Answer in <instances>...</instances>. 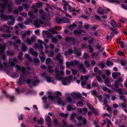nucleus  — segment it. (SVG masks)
I'll return each instance as SVG.
<instances>
[{
  "label": "nucleus",
  "mask_w": 127,
  "mask_h": 127,
  "mask_svg": "<svg viewBox=\"0 0 127 127\" xmlns=\"http://www.w3.org/2000/svg\"><path fill=\"white\" fill-rule=\"evenodd\" d=\"M75 107H73L71 105H69L67 107V110L68 111L74 110H75Z\"/></svg>",
  "instance_id": "nucleus-22"
},
{
  "label": "nucleus",
  "mask_w": 127,
  "mask_h": 127,
  "mask_svg": "<svg viewBox=\"0 0 127 127\" xmlns=\"http://www.w3.org/2000/svg\"><path fill=\"white\" fill-rule=\"evenodd\" d=\"M25 57L28 59L29 61L31 62L32 61V59L30 57V56L29 54H26L25 55Z\"/></svg>",
  "instance_id": "nucleus-39"
},
{
  "label": "nucleus",
  "mask_w": 127,
  "mask_h": 127,
  "mask_svg": "<svg viewBox=\"0 0 127 127\" xmlns=\"http://www.w3.org/2000/svg\"><path fill=\"white\" fill-rule=\"evenodd\" d=\"M44 120L43 118L41 117H40V120H37V122L38 124H41L43 123L44 122Z\"/></svg>",
  "instance_id": "nucleus-34"
},
{
  "label": "nucleus",
  "mask_w": 127,
  "mask_h": 127,
  "mask_svg": "<svg viewBox=\"0 0 127 127\" xmlns=\"http://www.w3.org/2000/svg\"><path fill=\"white\" fill-rule=\"evenodd\" d=\"M110 2H111L115 3H119L120 2L116 0H109Z\"/></svg>",
  "instance_id": "nucleus-61"
},
{
  "label": "nucleus",
  "mask_w": 127,
  "mask_h": 127,
  "mask_svg": "<svg viewBox=\"0 0 127 127\" xmlns=\"http://www.w3.org/2000/svg\"><path fill=\"white\" fill-rule=\"evenodd\" d=\"M34 25L36 28H38L40 27V24L39 22L37 20H35L33 22Z\"/></svg>",
  "instance_id": "nucleus-28"
},
{
  "label": "nucleus",
  "mask_w": 127,
  "mask_h": 127,
  "mask_svg": "<svg viewBox=\"0 0 127 127\" xmlns=\"http://www.w3.org/2000/svg\"><path fill=\"white\" fill-rule=\"evenodd\" d=\"M29 6V5L28 4H22V6L23 8L26 9V10H27L28 9V8Z\"/></svg>",
  "instance_id": "nucleus-33"
},
{
  "label": "nucleus",
  "mask_w": 127,
  "mask_h": 127,
  "mask_svg": "<svg viewBox=\"0 0 127 127\" xmlns=\"http://www.w3.org/2000/svg\"><path fill=\"white\" fill-rule=\"evenodd\" d=\"M79 63V61L74 60L70 62H66V64L67 66L68 67L70 66H75L77 65Z\"/></svg>",
  "instance_id": "nucleus-7"
},
{
  "label": "nucleus",
  "mask_w": 127,
  "mask_h": 127,
  "mask_svg": "<svg viewBox=\"0 0 127 127\" xmlns=\"http://www.w3.org/2000/svg\"><path fill=\"white\" fill-rule=\"evenodd\" d=\"M1 1L4 2L1 4L0 2V6L1 7L2 9V10H1L0 11L1 13L3 12L4 10L6 8V6H7L8 11L9 12H11L12 11V5L14 4L13 2H11L9 4H8L9 2L8 0H1Z\"/></svg>",
  "instance_id": "nucleus-3"
},
{
  "label": "nucleus",
  "mask_w": 127,
  "mask_h": 127,
  "mask_svg": "<svg viewBox=\"0 0 127 127\" xmlns=\"http://www.w3.org/2000/svg\"><path fill=\"white\" fill-rule=\"evenodd\" d=\"M53 124L54 126H57L59 124V122L56 119H54L53 121Z\"/></svg>",
  "instance_id": "nucleus-40"
},
{
  "label": "nucleus",
  "mask_w": 127,
  "mask_h": 127,
  "mask_svg": "<svg viewBox=\"0 0 127 127\" xmlns=\"http://www.w3.org/2000/svg\"><path fill=\"white\" fill-rule=\"evenodd\" d=\"M21 0H15V3L16 4H20L21 2Z\"/></svg>",
  "instance_id": "nucleus-53"
},
{
  "label": "nucleus",
  "mask_w": 127,
  "mask_h": 127,
  "mask_svg": "<svg viewBox=\"0 0 127 127\" xmlns=\"http://www.w3.org/2000/svg\"><path fill=\"white\" fill-rule=\"evenodd\" d=\"M76 115V114L75 113L72 114H71V117H70V119L71 120H73L74 118V117Z\"/></svg>",
  "instance_id": "nucleus-56"
},
{
  "label": "nucleus",
  "mask_w": 127,
  "mask_h": 127,
  "mask_svg": "<svg viewBox=\"0 0 127 127\" xmlns=\"http://www.w3.org/2000/svg\"><path fill=\"white\" fill-rule=\"evenodd\" d=\"M69 3L68 2H66L64 4L63 8L64 9L66 12L67 9L69 10L70 12H74L76 11V9L74 8H72L71 7L68 5Z\"/></svg>",
  "instance_id": "nucleus-6"
},
{
  "label": "nucleus",
  "mask_w": 127,
  "mask_h": 127,
  "mask_svg": "<svg viewBox=\"0 0 127 127\" xmlns=\"http://www.w3.org/2000/svg\"><path fill=\"white\" fill-rule=\"evenodd\" d=\"M7 24L8 25L11 26L13 25L14 24V22L13 21H11L10 22H7Z\"/></svg>",
  "instance_id": "nucleus-58"
},
{
  "label": "nucleus",
  "mask_w": 127,
  "mask_h": 127,
  "mask_svg": "<svg viewBox=\"0 0 127 127\" xmlns=\"http://www.w3.org/2000/svg\"><path fill=\"white\" fill-rule=\"evenodd\" d=\"M28 14L30 18H35L33 13L31 11H29L28 13Z\"/></svg>",
  "instance_id": "nucleus-35"
},
{
  "label": "nucleus",
  "mask_w": 127,
  "mask_h": 127,
  "mask_svg": "<svg viewBox=\"0 0 127 127\" xmlns=\"http://www.w3.org/2000/svg\"><path fill=\"white\" fill-rule=\"evenodd\" d=\"M88 49L90 50V53H91L93 52V49L91 46H89L88 47Z\"/></svg>",
  "instance_id": "nucleus-63"
},
{
  "label": "nucleus",
  "mask_w": 127,
  "mask_h": 127,
  "mask_svg": "<svg viewBox=\"0 0 127 127\" xmlns=\"http://www.w3.org/2000/svg\"><path fill=\"white\" fill-rule=\"evenodd\" d=\"M66 99L69 102L71 103H73L75 102V100H73L70 97H68L66 98Z\"/></svg>",
  "instance_id": "nucleus-38"
},
{
  "label": "nucleus",
  "mask_w": 127,
  "mask_h": 127,
  "mask_svg": "<svg viewBox=\"0 0 127 127\" xmlns=\"http://www.w3.org/2000/svg\"><path fill=\"white\" fill-rule=\"evenodd\" d=\"M63 22L62 23H67L70 22L69 19L66 17L63 18Z\"/></svg>",
  "instance_id": "nucleus-32"
},
{
  "label": "nucleus",
  "mask_w": 127,
  "mask_h": 127,
  "mask_svg": "<svg viewBox=\"0 0 127 127\" xmlns=\"http://www.w3.org/2000/svg\"><path fill=\"white\" fill-rule=\"evenodd\" d=\"M48 97L52 100L56 99L57 100V103L58 104L64 106L65 104V102L61 99L59 98L57 96H53L52 95H49Z\"/></svg>",
  "instance_id": "nucleus-4"
},
{
  "label": "nucleus",
  "mask_w": 127,
  "mask_h": 127,
  "mask_svg": "<svg viewBox=\"0 0 127 127\" xmlns=\"http://www.w3.org/2000/svg\"><path fill=\"white\" fill-rule=\"evenodd\" d=\"M0 36H1L3 37L4 38H8L11 37V34H1Z\"/></svg>",
  "instance_id": "nucleus-29"
},
{
  "label": "nucleus",
  "mask_w": 127,
  "mask_h": 127,
  "mask_svg": "<svg viewBox=\"0 0 127 127\" xmlns=\"http://www.w3.org/2000/svg\"><path fill=\"white\" fill-rule=\"evenodd\" d=\"M48 71L50 73H52L54 71V70L51 69V67L50 66H48Z\"/></svg>",
  "instance_id": "nucleus-43"
},
{
  "label": "nucleus",
  "mask_w": 127,
  "mask_h": 127,
  "mask_svg": "<svg viewBox=\"0 0 127 127\" xmlns=\"http://www.w3.org/2000/svg\"><path fill=\"white\" fill-rule=\"evenodd\" d=\"M56 73V78L57 80L59 81H62V84L64 85H65L68 84L70 83V81L69 79H71L72 78V76L71 75L69 76L68 78H63L60 76V75H63L64 73L63 71H61L55 70Z\"/></svg>",
  "instance_id": "nucleus-1"
},
{
  "label": "nucleus",
  "mask_w": 127,
  "mask_h": 127,
  "mask_svg": "<svg viewBox=\"0 0 127 127\" xmlns=\"http://www.w3.org/2000/svg\"><path fill=\"white\" fill-rule=\"evenodd\" d=\"M34 63L36 64L39 63V61L38 59L37 58L34 59L33 60Z\"/></svg>",
  "instance_id": "nucleus-55"
},
{
  "label": "nucleus",
  "mask_w": 127,
  "mask_h": 127,
  "mask_svg": "<svg viewBox=\"0 0 127 127\" xmlns=\"http://www.w3.org/2000/svg\"><path fill=\"white\" fill-rule=\"evenodd\" d=\"M63 59L61 58L58 59V60L59 63L60 64H63Z\"/></svg>",
  "instance_id": "nucleus-62"
},
{
  "label": "nucleus",
  "mask_w": 127,
  "mask_h": 127,
  "mask_svg": "<svg viewBox=\"0 0 127 127\" xmlns=\"http://www.w3.org/2000/svg\"><path fill=\"white\" fill-rule=\"evenodd\" d=\"M119 97L121 100H123L124 102H125L126 101V99L125 98L124 96L121 95L119 96Z\"/></svg>",
  "instance_id": "nucleus-47"
},
{
  "label": "nucleus",
  "mask_w": 127,
  "mask_h": 127,
  "mask_svg": "<svg viewBox=\"0 0 127 127\" xmlns=\"http://www.w3.org/2000/svg\"><path fill=\"white\" fill-rule=\"evenodd\" d=\"M79 70L81 72L84 73L87 72L86 70L84 67L83 65L82 64H80L79 66Z\"/></svg>",
  "instance_id": "nucleus-15"
},
{
  "label": "nucleus",
  "mask_w": 127,
  "mask_h": 127,
  "mask_svg": "<svg viewBox=\"0 0 127 127\" xmlns=\"http://www.w3.org/2000/svg\"><path fill=\"white\" fill-rule=\"evenodd\" d=\"M86 104L88 107L89 109H91L92 110L94 109V108L93 106L92 105H90L89 103L87 102Z\"/></svg>",
  "instance_id": "nucleus-36"
},
{
  "label": "nucleus",
  "mask_w": 127,
  "mask_h": 127,
  "mask_svg": "<svg viewBox=\"0 0 127 127\" xmlns=\"http://www.w3.org/2000/svg\"><path fill=\"white\" fill-rule=\"evenodd\" d=\"M60 115L62 117L66 118L68 116V114L67 113L64 114L63 113H60Z\"/></svg>",
  "instance_id": "nucleus-37"
},
{
  "label": "nucleus",
  "mask_w": 127,
  "mask_h": 127,
  "mask_svg": "<svg viewBox=\"0 0 127 127\" xmlns=\"http://www.w3.org/2000/svg\"><path fill=\"white\" fill-rule=\"evenodd\" d=\"M89 56V54L87 53H85L84 55V58L85 59H86L87 58H88Z\"/></svg>",
  "instance_id": "nucleus-54"
},
{
  "label": "nucleus",
  "mask_w": 127,
  "mask_h": 127,
  "mask_svg": "<svg viewBox=\"0 0 127 127\" xmlns=\"http://www.w3.org/2000/svg\"><path fill=\"white\" fill-rule=\"evenodd\" d=\"M6 52L8 55L12 56L14 54V53L12 51H7Z\"/></svg>",
  "instance_id": "nucleus-50"
},
{
  "label": "nucleus",
  "mask_w": 127,
  "mask_h": 127,
  "mask_svg": "<svg viewBox=\"0 0 127 127\" xmlns=\"http://www.w3.org/2000/svg\"><path fill=\"white\" fill-rule=\"evenodd\" d=\"M49 31L52 33L56 34H58L57 32L53 29H50Z\"/></svg>",
  "instance_id": "nucleus-52"
},
{
  "label": "nucleus",
  "mask_w": 127,
  "mask_h": 127,
  "mask_svg": "<svg viewBox=\"0 0 127 127\" xmlns=\"http://www.w3.org/2000/svg\"><path fill=\"white\" fill-rule=\"evenodd\" d=\"M65 41L66 42L74 44L75 41V40L73 38L67 37L65 39Z\"/></svg>",
  "instance_id": "nucleus-9"
},
{
  "label": "nucleus",
  "mask_w": 127,
  "mask_h": 127,
  "mask_svg": "<svg viewBox=\"0 0 127 127\" xmlns=\"http://www.w3.org/2000/svg\"><path fill=\"white\" fill-rule=\"evenodd\" d=\"M56 22L58 23H60L63 22V18H61L59 17L56 18Z\"/></svg>",
  "instance_id": "nucleus-30"
},
{
  "label": "nucleus",
  "mask_w": 127,
  "mask_h": 127,
  "mask_svg": "<svg viewBox=\"0 0 127 127\" xmlns=\"http://www.w3.org/2000/svg\"><path fill=\"white\" fill-rule=\"evenodd\" d=\"M77 119L79 122H80L81 120L82 121L84 125H85L87 124V121L84 118H82L81 116H79L77 118Z\"/></svg>",
  "instance_id": "nucleus-14"
},
{
  "label": "nucleus",
  "mask_w": 127,
  "mask_h": 127,
  "mask_svg": "<svg viewBox=\"0 0 127 127\" xmlns=\"http://www.w3.org/2000/svg\"><path fill=\"white\" fill-rule=\"evenodd\" d=\"M17 61V59L15 58L13 59H10L9 60V63L10 66L11 67H12L14 66Z\"/></svg>",
  "instance_id": "nucleus-11"
},
{
  "label": "nucleus",
  "mask_w": 127,
  "mask_h": 127,
  "mask_svg": "<svg viewBox=\"0 0 127 127\" xmlns=\"http://www.w3.org/2000/svg\"><path fill=\"white\" fill-rule=\"evenodd\" d=\"M45 53L49 57L53 56L54 53V51H48L47 50L45 51Z\"/></svg>",
  "instance_id": "nucleus-21"
},
{
  "label": "nucleus",
  "mask_w": 127,
  "mask_h": 127,
  "mask_svg": "<svg viewBox=\"0 0 127 127\" xmlns=\"http://www.w3.org/2000/svg\"><path fill=\"white\" fill-rule=\"evenodd\" d=\"M16 67L18 69L21 71L23 74L21 76L17 82V83L19 85H20L25 82V79L24 77L27 75V74H29V72L26 71V69L25 68L23 67L21 68L20 66L18 65H16Z\"/></svg>",
  "instance_id": "nucleus-2"
},
{
  "label": "nucleus",
  "mask_w": 127,
  "mask_h": 127,
  "mask_svg": "<svg viewBox=\"0 0 127 127\" xmlns=\"http://www.w3.org/2000/svg\"><path fill=\"white\" fill-rule=\"evenodd\" d=\"M92 55L94 58H95L97 60L99 59L100 58V56L97 53H93L92 54Z\"/></svg>",
  "instance_id": "nucleus-23"
},
{
  "label": "nucleus",
  "mask_w": 127,
  "mask_h": 127,
  "mask_svg": "<svg viewBox=\"0 0 127 127\" xmlns=\"http://www.w3.org/2000/svg\"><path fill=\"white\" fill-rule=\"evenodd\" d=\"M51 59L50 58H47L46 60V64H48L50 62H51Z\"/></svg>",
  "instance_id": "nucleus-60"
},
{
  "label": "nucleus",
  "mask_w": 127,
  "mask_h": 127,
  "mask_svg": "<svg viewBox=\"0 0 127 127\" xmlns=\"http://www.w3.org/2000/svg\"><path fill=\"white\" fill-rule=\"evenodd\" d=\"M37 42L41 45L44 44L46 45V44L44 42L40 39H39L37 40Z\"/></svg>",
  "instance_id": "nucleus-51"
},
{
  "label": "nucleus",
  "mask_w": 127,
  "mask_h": 127,
  "mask_svg": "<svg viewBox=\"0 0 127 127\" xmlns=\"http://www.w3.org/2000/svg\"><path fill=\"white\" fill-rule=\"evenodd\" d=\"M76 55L78 56H80L81 55V51H78L77 49H74Z\"/></svg>",
  "instance_id": "nucleus-42"
},
{
  "label": "nucleus",
  "mask_w": 127,
  "mask_h": 127,
  "mask_svg": "<svg viewBox=\"0 0 127 127\" xmlns=\"http://www.w3.org/2000/svg\"><path fill=\"white\" fill-rule=\"evenodd\" d=\"M104 81L105 84L108 86H111V84L109 83V79L108 78H106L104 79Z\"/></svg>",
  "instance_id": "nucleus-26"
},
{
  "label": "nucleus",
  "mask_w": 127,
  "mask_h": 127,
  "mask_svg": "<svg viewBox=\"0 0 127 127\" xmlns=\"http://www.w3.org/2000/svg\"><path fill=\"white\" fill-rule=\"evenodd\" d=\"M84 63L87 67H89L90 66V64L86 61H85Z\"/></svg>",
  "instance_id": "nucleus-57"
},
{
  "label": "nucleus",
  "mask_w": 127,
  "mask_h": 127,
  "mask_svg": "<svg viewBox=\"0 0 127 127\" xmlns=\"http://www.w3.org/2000/svg\"><path fill=\"white\" fill-rule=\"evenodd\" d=\"M47 81V82L50 83L52 82V79L49 76L46 77Z\"/></svg>",
  "instance_id": "nucleus-45"
},
{
  "label": "nucleus",
  "mask_w": 127,
  "mask_h": 127,
  "mask_svg": "<svg viewBox=\"0 0 127 127\" xmlns=\"http://www.w3.org/2000/svg\"><path fill=\"white\" fill-rule=\"evenodd\" d=\"M64 59L63 57L60 54L58 53L57 54L56 59Z\"/></svg>",
  "instance_id": "nucleus-46"
},
{
  "label": "nucleus",
  "mask_w": 127,
  "mask_h": 127,
  "mask_svg": "<svg viewBox=\"0 0 127 127\" xmlns=\"http://www.w3.org/2000/svg\"><path fill=\"white\" fill-rule=\"evenodd\" d=\"M36 37L34 35H32L31 37V39L29 38H28L27 39V43L28 45H32V43L36 41Z\"/></svg>",
  "instance_id": "nucleus-8"
},
{
  "label": "nucleus",
  "mask_w": 127,
  "mask_h": 127,
  "mask_svg": "<svg viewBox=\"0 0 127 127\" xmlns=\"http://www.w3.org/2000/svg\"><path fill=\"white\" fill-rule=\"evenodd\" d=\"M120 75V73L117 72H114L112 74V77L114 79H116L117 77H119Z\"/></svg>",
  "instance_id": "nucleus-20"
},
{
  "label": "nucleus",
  "mask_w": 127,
  "mask_h": 127,
  "mask_svg": "<svg viewBox=\"0 0 127 127\" xmlns=\"http://www.w3.org/2000/svg\"><path fill=\"white\" fill-rule=\"evenodd\" d=\"M46 122L48 125V127H50L51 126V123H52V121L51 118L49 116H47L45 118Z\"/></svg>",
  "instance_id": "nucleus-12"
},
{
  "label": "nucleus",
  "mask_w": 127,
  "mask_h": 127,
  "mask_svg": "<svg viewBox=\"0 0 127 127\" xmlns=\"http://www.w3.org/2000/svg\"><path fill=\"white\" fill-rule=\"evenodd\" d=\"M106 64L108 66L112 65H113L112 62L111 61L109 60L107 61Z\"/></svg>",
  "instance_id": "nucleus-41"
},
{
  "label": "nucleus",
  "mask_w": 127,
  "mask_h": 127,
  "mask_svg": "<svg viewBox=\"0 0 127 127\" xmlns=\"http://www.w3.org/2000/svg\"><path fill=\"white\" fill-rule=\"evenodd\" d=\"M39 81L37 79V77L36 76L34 77V79L32 81L30 79H28L26 81L27 83L32 86H35L37 85L39 82Z\"/></svg>",
  "instance_id": "nucleus-5"
},
{
  "label": "nucleus",
  "mask_w": 127,
  "mask_h": 127,
  "mask_svg": "<svg viewBox=\"0 0 127 127\" xmlns=\"http://www.w3.org/2000/svg\"><path fill=\"white\" fill-rule=\"evenodd\" d=\"M13 28L12 27H10V26L7 27L6 29L5 30L4 29H3L2 28H0V30L1 31H6V32L7 33H9L11 32V31L10 30V29L12 30Z\"/></svg>",
  "instance_id": "nucleus-13"
},
{
  "label": "nucleus",
  "mask_w": 127,
  "mask_h": 127,
  "mask_svg": "<svg viewBox=\"0 0 127 127\" xmlns=\"http://www.w3.org/2000/svg\"><path fill=\"white\" fill-rule=\"evenodd\" d=\"M98 13L100 15L105 14V12L103 9L101 7H99L97 10Z\"/></svg>",
  "instance_id": "nucleus-17"
},
{
  "label": "nucleus",
  "mask_w": 127,
  "mask_h": 127,
  "mask_svg": "<svg viewBox=\"0 0 127 127\" xmlns=\"http://www.w3.org/2000/svg\"><path fill=\"white\" fill-rule=\"evenodd\" d=\"M73 53V51L72 49L68 50L67 51L65 52V54L66 56L68 55H71Z\"/></svg>",
  "instance_id": "nucleus-27"
},
{
  "label": "nucleus",
  "mask_w": 127,
  "mask_h": 127,
  "mask_svg": "<svg viewBox=\"0 0 127 127\" xmlns=\"http://www.w3.org/2000/svg\"><path fill=\"white\" fill-rule=\"evenodd\" d=\"M33 47V48H37L39 51L43 48V47L41 45H39L36 43L34 44Z\"/></svg>",
  "instance_id": "nucleus-16"
},
{
  "label": "nucleus",
  "mask_w": 127,
  "mask_h": 127,
  "mask_svg": "<svg viewBox=\"0 0 127 127\" xmlns=\"http://www.w3.org/2000/svg\"><path fill=\"white\" fill-rule=\"evenodd\" d=\"M114 90L116 91H117L118 92L120 95H122L123 94V93H125V91L124 90H121L120 89H116L114 88Z\"/></svg>",
  "instance_id": "nucleus-25"
},
{
  "label": "nucleus",
  "mask_w": 127,
  "mask_h": 127,
  "mask_svg": "<svg viewBox=\"0 0 127 127\" xmlns=\"http://www.w3.org/2000/svg\"><path fill=\"white\" fill-rule=\"evenodd\" d=\"M96 78L97 80L100 83H102L103 81L102 80V79L101 77L99 76H96Z\"/></svg>",
  "instance_id": "nucleus-48"
},
{
  "label": "nucleus",
  "mask_w": 127,
  "mask_h": 127,
  "mask_svg": "<svg viewBox=\"0 0 127 127\" xmlns=\"http://www.w3.org/2000/svg\"><path fill=\"white\" fill-rule=\"evenodd\" d=\"M0 16L4 20H6L9 19L12 20L14 18L13 17L12 15H8L6 16V15L2 13L0 15Z\"/></svg>",
  "instance_id": "nucleus-10"
},
{
  "label": "nucleus",
  "mask_w": 127,
  "mask_h": 127,
  "mask_svg": "<svg viewBox=\"0 0 127 127\" xmlns=\"http://www.w3.org/2000/svg\"><path fill=\"white\" fill-rule=\"evenodd\" d=\"M110 23V25L114 28H116L117 27V24L116 23L114 20H112L111 21Z\"/></svg>",
  "instance_id": "nucleus-24"
},
{
  "label": "nucleus",
  "mask_w": 127,
  "mask_h": 127,
  "mask_svg": "<svg viewBox=\"0 0 127 127\" xmlns=\"http://www.w3.org/2000/svg\"><path fill=\"white\" fill-rule=\"evenodd\" d=\"M120 106L122 107L124 110L126 112H127V105L125 103H121L119 104Z\"/></svg>",
  "instance_id": "nucleus-18"
},
{
  "label": "nucleus",
  "mask_w": 127,
  "mask_h": 127,
  "mask_svg": "<svg viewBox=\"0 0 127 127\" xmlns=\"http://www.w3.org/2000/svg\"><path fill=\"white\" fill-rule=\"evenodd\" d=\"M71 71L72 73L74 75H76L78 74V76H79V71L77 70H75L74 69H72L71 70Z\"/></svg>",
  "instance_id": "nucleus-31"
},
{
  "label": "nucleus",
  "mask_w": 127,
  "mask_h": 127,
  "mask_svg": "<svg viewBox=\"0 0 127 127\" xmlns=\"http://www.w3.org/2000/svg\"><path fill=\"white\" fill-rule=\"evenodd\" d=\"M22 50L24 52L26 51L27 50V49L26 46L23 44H22Z\"/></svg>",
  "instance_id": "nucleus-44"
},
{
  "label": "nucleus",
  "mask_w": 127,
  "mask_h": 127,
  "mask_svg": "<svg viewBox=\"0 0 127 127\" xmlns=\"http://www.w3.org/2000/svg\"><path fill=\"white\" fill-rule=\"evenodd\" d=\"M6 49L5 46L0 44V54L3 53Z\"/></svg>",
  "instance_id": "nucleus-19"
},
{
  "label": "nucleus",
  "mask_w": 127,
  "mask_h": 127,
  "mask_svg": "<svg viewBox=\"0 0 127 127\" xmlns=\"http://www.w3.org/2000/svg\"><path fill=\"white\" fill-rule=\"evenodd\" d=\"M121 64L122 65L124 66L126 64V62L124 60H121Z\"/></svg>",
  "instance_id": "nucleus-49"
},
{
  "label": "nucleus",
  "mask_w": 127,
  "mask_h": 127,
  "mask_svg": "<svg viewBox=\"0 0 127 127\" xmlns=\"http://www.w3.org/2000/svg\"><path fill=\"white\" fill-rule=\"evenodd\" d=\"M51 39L53 42H56L57 41V39L54 37H52Z\"/></svg>",
  "instance_id": "nucleus-59"
},
{
  "label": "nucleus",
  "mask_w": 127,
  "mask_h": 127,
  "mask_svg": "<svg viewBox=\"0 0 127 127\" xmlns=\"http://www.w3.org/2000/svg\"><path fill=\"white\" fill-rule=\"evenodd\" d=\"M105 99H108L109 98V96L108 95L105 94L103 95Z\"/></svg>",
  "instance_id": "nucleus-64"
}]
</instances>
